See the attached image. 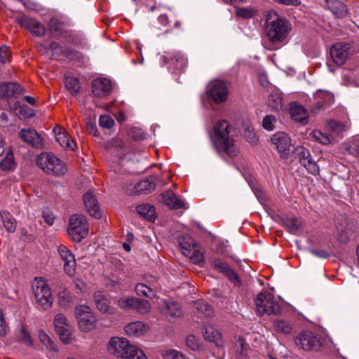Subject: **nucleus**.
<instances>
[{"label": "nucleus", "instance_id": "1", "mask_svg": "<svg viewBox=\"0 0 359 359\" xmlns=\"http://www.w3.org/2000/svg\"><path fill=\"white\" fill-rule=\"evenodd\" d=\"M291 29V24L286 18L280 16L274 10L268 11L264 26L267 39L265 48L271 50L279 49L286 43Z\"/></svg>", "mask_w": 359, "mask_h": 359}, {"label": "nucleus", "instance_id": "2", "mask_svg": "<svg viewBox=\"0 0 359 359\" xmlns=\"http://www.w3.org/2000/svg\"><path fill=\"white\" fill-rule=\"evenodd\" d=\"M231 126L226 120L217 121L210 132V137L215 149L219 154L236 157L239 153V147L233 139H230Z\"/></svg>", "mask_w": 359, "mask_h": 359}, {"label": "nucleus", "instance_id": "3", "mask_svg": "<svg viewBox=\"0 0 359 359\" xmlns=\"http://www.w3.org/2000/svg\"><path fill=\"white\" fill-rule=\"evenodd\" d=\"M255 305L257 312L263 316L280 315L281 313V306L275 299L273 294L269 292H262L257 294L255 300Z\"/></svg>", "mask_w": 359, "mask_h": 359}, {"label": "nucleus", "instance_id": "4", "mask_svg": "<svg viewBox=\"0 0 359 359\" xmlns=\"http://www.w3.org/2000/svg\"><path fill=\"white\" fill-rule=\"evenodd\" d=\"M178 243L182 253L193 263L199 264L204 261L203 255L199 250L200 247L191 236L182 235L178 238Z\"/></svg>", "mask_w": 359, "mask_h": 359}, {"label": "nucleus", "instance_id": "5", "mask_svg": "<svg viewBox=\"0 0 359 359\" xmlns=\"http://www.w3.org/2000/svg\"><path fill=\"white\" fill-rule=\"evenodd\" d=\"M69 235L74 242H80L88 233V224L85 216L72 215L69 222Z\"/></svg>", "mask_w": 359, "mask_h": 359}, {"label": "nucleus", "instance_id": "6", "mask_svg": "<svg viewBox=\"0 0 359 359\" xmlns=\"http://www.w3.org/2000/svg\"><path fill=\"white\" fill-rule=\"evenodd\" d=\"M297 346L305 351H318L323 346V338L310 331H302L295 338Z\"/></svg>", "mask_w": 359, "mask_h": 359}, {"label": "nucleus", "instance_id": "7", "mask_svg": "<svg viewBox=\"0 0 359 359\" xmlns=\"http://www.w3.org/2000/svg\"><path fill=\"white\" fill-rule=\"evenodd\" d=\"M75 315L79 329L83 332H89L95 327L96 317L91 309L85 305L76 307Z\"/></svg>", "mask_w": 359, "mask_h": 359}, {"label": "nucleus", "instance_id": "8", "mask_svg": "<svg viewBox=\"0 0 359 359\" xmlns=\"http://www.w3.org/2000/svg\"><path fill=\"white\" fill-rule=\"evenodd\" d=\"M134 348L135 346L123 337H111L107 346L109 353L121 359L126 358Z\"/></svg>", "mask_w": 359, "mask_h": 359}, {"label": "nucleus", "instance_id": "9", "mask_svg": "<svg viewBox=\"0 0 359 359\" xmlns=\"http://www.w3.org/2000/svg\"><path fill=\"white\" fill-rule=\"evenodd\" d=\"M68 23L62 17H53L48 22V29L52 36L60 39L73 37L72 32L67 29Z\"/></svg>", "mask_w": 359, "mask_h": 359}, {"label": "nucleus", "instance_id": "10", "mask_svg": "<svg viewBox=\"0 0 359 359\" xmlns=\"http://www.w3.org/2000/svg\"><path fill=\"white\" fill-rule=\"evenodd\" d=\"M206 93L208 99L220 104L226 100L228 88L222 81H212L207 86Z\"/></svg>", "mask_w": 359, "mask_h": 359}, {"label": "nucleus", "instance_id": "11", "mask_svg": "<svg viewBox=\"0 0 359 359\" xmlns=\"http://www.w3.org/2000/svg\"><path fill=\"white\" fill-rule=\"evenodd\" d=\"M15 20L21 27L29 30L33 35L41 36L45 34V26L28 15L23 14L17 15Z\"/></svg>", "mask_w": 359, "mask_h": 359}, {"label": "nucleus", "instance_id": "12", "mask_svg": "<svg viewBox=\"0 0 359 359\" xmlns=\"http://www.w3.org/2000/svg\"><path fill=\"white\" fill-rule=\"evenodd\" d=\"M211 265L215 270L226 276L235 286L239 287L241 285L242 281L238 275L226 262L220 259H215L212 260Z\"/></svg>", "mask_w": 359, "mask_h": 359}, {"label": "nucleus", "instance_id": "13", "mask_svg": "<svg viewBox=\"0 0 359 359\" xmlns=\"http://www.w3.org/2000/svg\"><path fill=\"white\" fill-rule=\"evenodd\" d=\"M330 55L333 62L337 66L345 64L348 56L351 55L350 44L346 43H337L330 48Z\"/></svg>", "mask_w": 359, "mask_h": 359}, {"label": "nucleus", "instance_id": "14", "mask_svg": "<svg viewBox=\"0 0 359 359\" xmlns=\"http://www.w3.org/2000/svg\"><path fill=\"white\" fill-rule=\"evenodd\" d=\"M156 184L153 179L147 178L135 183L126 185V192L130 195L151 193L155 189Z\"/></svg>", "mask_w": 359, "mask_h": 359}, {"label": "nucleus", "instance_id": "15", "mask_svg": "<svg viewBox=\"0 0 359 359\" xmlns=\"http://www.w3.org/2000/svg\"><path fill=\"white\" fill-rule=\"evenodd\" d=\"M118 305L123 309H134L141 313H148L150 304L147 300L135 297L121 298L118 301Z\"/></svg>", "mask_w": 359, "mask_h": 359}, {"label": "nucleus", "instance_id": "16", "mask_svg": "<svg viewBox=\"0 0 359 359\" xmlns=\"http://www.w3.org/2000/svg\"><path fill=\"white\" fill-rule=\"evenodd\" d=\"M271 141L274 144L279 153L289 155L291 144V140L288 135L285 132H277L273 134Z\"/></svg>", "mask_w": 359, "mask_h": 359}, {"label": "nucleus", "instance_id": "17", "mask_svg": "<svg viewBox=\"0 0 359 359\" xmlns=\"http://www.w3.org/2000/svg\"><path fill=\"white\" fill-rule=\"evenodd\" d=\"M54 325L60 340L65 344H68L71 333L65 316L61 313L57 314L54 319Z\"/></svg>", "mask_w": 359, "mask_h": 359}, {"label": "nucleus", "instance_id": "18", "mask_svg": "<svg viewBox=\"0 0 359 359\" xmlns=\"http://www.w3.org/2000/svg\"><path fill=\"white\" fill-rule=\"evenodd\" d=\"M53 133L57 142L65 150L73 151L76 147V142L61 127H55Z\"/></svg>", "mask_w": 359, "mask_h": 359}, {"label": "nucleus", "instance_id": "19", "mask_svg": "<svg viewBox=\"0 0 359 359\" xmlns=\"http://www.w3.org/2000/svg\"><path fill=\"white\" fill-rule=\"evenodd\" d=\"M92 92L97 97H104L111 93V83L105 78L95 79L92 83Z\"/></svg>", "mask_w": 359, "mask_h": 359}, {"label": "nucleus", "instance_id": "20", "mask_svg": "<svg viewBox=\"0 0 359 359\" xmlns=\"http://www.w3.org/2000/svg\"><path fill=\"white\" fill-rule=\"evenodd\" d=\"M83 202L88 212L95 218L101 217L99 203L91 190L88 191L83 195Z\"/></svg>", "mask_w": 359, "mask_h": 359}, {"label": "nucleus", "instance_id": "21", "mask_svg": "<svg viewBox=\"0 0 359 359\" xmlns=\"http://www.w3.org/2000/svg\"><path fill=\"white\" fill-rule=\"evenodd\" d=\"M18 135L25 142L34 147L39 148L43 146V139L35 130L22 129Z\"/></svg>", "mask_w": 359, "mask_h": 359}, {"label": "nucleus", "instance_id": "22", "mask_svg": "<svg viewBox=\"0 0 359 359\" xmlns=\"http://www.w3.org/2000/svg\"><path fill=\"white\" fill-rule=\"evenodd\" d=\"M11 109L21 120L26 121L35 116L34 111L26 104H22L20 101H15L13 104L9 103Z\"/></svg>", "mask_w": 359, "mask_h": 359}, {"label": "nucleus", "instance_id": "23", "mask_svg": "<svg viewBox=\"0 0 359 359\" xmlns=\"http://www.w3.org/2000/svg\"><path fill=\"white\" fill-rule=\"evenodd\" d=\"M161 198V201L171 209L177 210L185 206V203L172 191H165Z\"/></svg>", "mask_w": 359, "mask_h": 359}, {"label": "nucleus", "instance_id": "24", "mask_svg": "<svg viewBox=\"0 0 359 359\" xmlns=\"http://www.w3.org/2000/svg\"><path fill=\"white\" fill-rule=\"evenodd\" d=\"M32 292L36 302L42 307L45 300V280L42 277H36L32 283Z\"/></svg>", "mask_w": 359, "mask_h": 359}, {"label": "nucleus", "instance_id": "25", "mask_svg": "<svg viewBox=\"0 0 359 359\" xmlns=\"http://www.w3.org/2000/svg\"><path fill=\"white\" fill-rule=\"evenodd\" d=\"M22 88L17 83H6L0 84V96L9 99L8 102L11 103V97H16L22 93Z\"/></svg>", "mask_w": 359, "mask_h": 359}, {"label": "nucleus", "instance_id": "26", "mask_svg": "<svg viewBox=\"0 0 359 359\" xmlns=\"http://www.w3.org/2000/svg\"><path fill=\"white\" fill-rule=\"evenodd\" d=\"M46 169L48 173L51 172L56 176H61L67 172V165L61 158H46Z\"/></svg>", "mask_w": 359, "mask_h": 359}, {"label": "nucleus", "instance_id": "27", "mask_svg": "<svg viewBox=\"0 0 359 359\" xmlns=\"http://www.w3.org/2000/svg\"><path fill=\"white\" fill-rule=\"evenodd\" d=\"M93 300L97 309L102 313H107L111 312L110 302L107 295L101 291H97L93 296Z\"/></svg>", "mask_w": 359, "mask_h": 359}, {"label": "nucleus", "instance_id": "28", "mask_svg": "<svg viewBox=\"0 0 359 359\" xmlns=\"http://www.w3.org/2000/svg\"><path fill=\"white\" fill-rule=\"evenodd\" d=\"M290 116L292 120L299 122L303 125L307 123V112L306 109L296 102H292L290 109Z\"/></svg>", "mask_w": 359, "mask_h": 359}, {"label": "nucleus", "instance_id": "29", "mask_svg": "<svg viewBox=\"0 0 359 359\" xmlns=\"http://www.w3.org/2000/svg\"><path fill=\"white\" fill-rule=\"evenodd\" d=\"M326 7L337 18L347 14L346 6L339 0H324Z\"/></svg>", "mask_w": 359, "mask_h": 359}, {"label": "nucleus", "instance_id": "30", "mask_svg": "<svg viewBox=\"0 0 359 359\" xmlns=\"http://www.w3.org/2000/svg\"><path fill=\"white\" fill-rule=\"evenodd\" d=\"M159 288V284H153L147 285L144 283H138L136 285L135 290L137 295L144 296L150 299H153L156 295V291Z\"/></svg>", "mask_w": 359, "mask_h": 359}, {"label": "nucleus", "instance_id": "31", "mask_svg": "<svg viewBox=\"0 0 359 359\" xmlns=\"http://www.w3.org/2000/svg\"><path fill=\"white\" fill-rule=\"evenodd\" d=\"M137 213L149 222H154L156 213L154 206L148 203H143L136 207Z\"/></svg>", "mask_w": 359, "mask_h": 359}, {"label": "nucleus", "instance_id": "32", "mask_svg": "<svg viewBox=\"0 0 359 359\" xmlns=\"http://www.w3.org/2000/svg\"><path fill=\"white\" fill-rule=\"evenodd\" d=\"M124 330L128 336L140 337L146 332V326L141 321H135L128 324Z\"/></svg>", "mask_w": 359, "mask_h": 359}, {"label": "nucleus", "instance_id": "33", "mask_svg": "<svg viewBox=\"0 0 359 359\" xmlns=\"http://www.w3.org/2000/svg\"><path fill=\"white\" fill-rule=\"evenodd\" d=\"M275 331L280 334H290L292 332L293 325L289 321L283 319H276L273 323Z\"/></svg>", "mask_w": 359, "mask_h": 359}, {"label": "nucleus", "instance_id": "34", "mask_svg": "<svg viewBox=\"0 0 359 359\" xmlns=\"http://www.w3.org/2000/svg\"><path fill=\"white\" fill-rule=\"evenodd\" d=\"M282 223L286 230L292 234H295L302 226V221L297 217L283 218Z\"/></svg>", "mask_w": 359, "mask_h": 359}, {"label": "nucleus", "instance_id": "35", "mask_svg": "<svg viewBox=\"0 0 359 359\" xmlns=\"http://www.w3.org/2000/svg\"><path fill=\"white\" fill-rule=\"evenodd\" d=\"M194 307L197 311V314L199 316H204L206 317H211L213 316V309L203 300H198L194 302Z\"/></svg>", "mask_w": 359, "mask_h": 359}, {"label": "nucleus", "instance_id": "36", "mask_svg": "<svg viewBox=\"0 0 359 359\" xmlns=\"http://www.w3.org/2000/svg\"><path fill=\"white\" fill-rule=\"evenodd\" d=\"M243 137L245 141L251 145H256L259 142V137L257 136L255 128L250 125H247L245 126L243 132Z\"/></svg>", "mask_w": 359, "mask_h": 359}, {"label": "nucleus", "instance_id": "37", "mask_svg": "<svg viewBox=\"0 0 359 359\" xmlns=\"http://www.w3.org/2000/svg\"><path fill=\"white\" fill-rule=\"evenodd\" d=\"M1 220L5 229L8 232H14L16 229V221L9 212H4L1 214Z\"/></svg>", "mask_w": 359, "mask_h": 359}, {"label": "nucleus", "instance_id": "38", "mask_svg": "<svg viewBox=\"0 0 359 359\" xmlns=\"http://www.w3.org/2000/svg\"><path fill=\"white\" fill-rule=\"evenodd\" d=\"M299 163L308 170L309 172L313 175L319 174L320 170L317 163L313 158H299Z\"/></svg>", "mask_w": 359, "mask_h": 359}, {"label": "nucleus", "instance_id": "39", "mask_svg": "<svg viewBox=\"0 0 359 359\" xmlns=\"http://www.w3.org/2000/svg\"><path fill=\"white\" fill-rule=\"evenodd\" d=\"M257 14V11L253 8L236 7V16L242 19H250Z\"/></svg>", "mask_w": 359, "mask_h": 359}, {"label": "nucleus", "instance_id": "40", "mask_svg": "<svg viewBox=\"0 0 359 359\" xmlns=\"http://www.w3.org/2000/svg\"><path fill=\"white\" fill-rule=\"evenodd\" d=\"M65 83L67 89L72 95H76L79 93L81 86L76 78L67 76L65 79Z\"/></svg>", "mask_w": 359, "mask_h": 359}, {"label": "nucleus", "instance_id": "41", "mask_svg": "<svg viewBox=\"0 0 359 359\" xmlns=\"http://www.w3.org/2000/svg\"><path fill=\"white\" fill-rule=\"evenodd\" d=\"M167 310V316L179 317L182 315V310L180 305L175 302H169L165 304Z\"/></svg>", "mask_w": 359, "mask_h": 359}, {"label": "nucleus", "instance_id": "42", "mask_svg": "<svg viewBox=\"0 0 359 359\" xmlns=\"http://www.w3.org/2000/svg\"><path fill=\"white\" fill-rule=\"evenodd\" d=\"M268 105L273 110L278 111L283 107V98L278 93H272L268 99Z\"/></svg>", "mask_w": 359, "mask_h": 359}, {"label": "nucleus", "instance_id": "43", "mask_svg": "<svg viewBox=\"0 0 359 359\" xmlns=\"http://www.w3.org/2000/svg\"><path fill=\"white\" fill-rule=\"evenodd\" d=\"M62 53V47L56 42H53L48 48H46V55L48 54L51 59L57 60Z\"/></svg>", "mask_w": 359, "mask_h": 359}, {"label": "nucleus", "instance_id": "44", "mask_svg": "<svg viewBox=\"0 0 359 359\" xmlns=\"http://www.w3.org/2000/svg\"><path fill=\"white\" fill-rule=\"evenodd\" d=\"M58 302L62 307H67L72 303V297L70 293L65 289H62L58 293Z\"/></svg>", "mask_w": 359, "mask_h": 359}, {"label": "nucleus", "instance_id": "45", "mask_svg": "<svg viewBox=\"0 0 359 359\" xmlns=\"http://www.w3.org/2000/svg\"><path fill=\"white\" fill-rule=\"evenodd\" d=\"M128 135L136 141H141L145 139V133L143 130L137 127H132L128 130Z\"/></svg>", "mask_w": 359, "mask_h": 359}, {"label": "nucleus", "instance_id": "46", "mask_svg": "<svg viewBox=\"0 0 359 359\" xmlns=\"http://www.w3.org/2000/svg\"><path fill=\"white\" fill-rule=\"evenodd\" d=\"M64 269L69 276H73L76 271V260L74 257H69V260L64 262Z\"/></svg>", "mask_w": 359, "mask_h": 359}, {"label": "nucleus", "instance_id": "47", "mask_svg": "<svg viewBox=\"0 0 359 359\" xmlns=\"http://www.w3.org/2000/svg\"><path fill=\"white\" fill-rule=\"evenodd\" d=\"M18 341L23 343L28 346L32 345V341L29 332L27 330L26 327L23 325L21 326L20 335L18 337Z\"/></svg>", "mask_w": 359, "mask_h": 359}, {"label": "nucleus", "instance_id": "48", "mask_svg": "<svg viewBox=\"0 0 359 359\" xmlns=\"http://www.w3.org/2000/svg\"><path fill=\"white\" fill-rule=\"evenodd\" d=\"M276 121V118L273 115H266L264 117L262 121L263 128L269 131H271L275 128L274 123Z\"/></svg>", "mask_w": 359, "mask_h": 359}, {"label": "nucleus", "instance_id": "49", "mask_svg": "<svg viewBox=\"0 0 359 359\" xmlns=\"http://www.w3.org/2000/svg\"><path fill=\"white\" fill-rule=\"evenodd\" d=\"M16 163L14 158H3L0 162V168L4 171H12L15 169Z\"/></svg>", "mask_w": 359, "mask_h": 359}, {"label": "nucleus", "instance_id": "50", "mask_svg": "<svg viewBox=\"0 0 359 359\" xmlns=\"http://www.w3.org/2000/svg\"><path fill=\"white\" fill-rule=\"evenodd\" d=\"M169 62L172 64L176 62L177 69H181L186 65V59L180 53L175 54L169 59Z\"/></svg>", "mask_w": 359, "mask_h": 359}, {"label": "nucleus", "instance_id": "51", "mask_svg": "<svg viewBox=\"0 0 359 359\" xmlns=\"http://www.w3.org/2000/svg\"><path fill=\"white\" fill-rule=\"evenodd\" d=\"M124 359H147V357L143 351L135 346Z\"/></svg>", "mask_w": 359, "mask_h": 359}, {"label": "nucleus", "instance_id": "52", "mask_svg": "<svg viewBox=\"0 0 359 359\" xmlns=\"http://www.w3.org/2000/svg\"><path fill=\"white\" fill-rule=\"evenodd\" d=\"M164 359H185L184 355L176 350H168L163 352Z\"/></svg>", "mask_w": 359, "mask_h": 359}, {"label": "nucleus", "instance_id": "53", "mask_svg": "<svg viewBox=\"0 0 359 359\" xmlns=\"http://www.w3.org/2000/svg\"><path fill=\"white\" fill-rule=\"evenodd\" d=\"M99 123L102 128H111L114 126V121L110 116L102 115L100 117Z\"/></svg>", "mask_w": 359, "mask_h": 359}, {"label": "nucleus", "instance_id": "54", "mask_svg": "<svg viewBox=\"0 0 359 359\" xmlns=\"http://www.w3.org/2000/svg\"><path fill=\"white\" fill-rule=\"evenodd\" d=\"M11 53L9 47L3 46L0 48V62L2 64H5L10 61Z\"/></svg>", "mask_w": 359, "mask_h": 359}, {"label": "nucleus", "instance_id": "55", "mask_svg": "<svg viewBox=\"0 0 359 359\" xmlns=\"http://www.w3.org/2000/svg\"><path fill=\"white\" fill-rule=\"evenodd\" d=\"M292 154L294 157H309V151L303 146H297L293 148Z\"/></svg>", "mask_w": 359, "mask_h": 359}, {"label": "nucleus", "instance_id": "56", "mask_svg": "<svg viewBox=\"0 0 359 359\" xmlns=\"http://www.w3.org/2000/svg\"><path fill=\"white\" fill-rule=\"evenodd\" d=\"M313 137L319 142L323 144H327L330 142V136L323 134L319 130H315L313 131Z\"/></svg>", "mask_w": 359, "mask_h": 359}, {"label": "nucleus", "instance_id": "57", "mask_svg": "<svg viewBox=\"0 0 359 359\" xmlns=\"http://www.w3.org/2000/svg\"><path fill=\"white\" fill-rule=\"evenodd\" d=\"M124 147L123 141L120 138H113L109 140L107 143V147L108 149H122Z\"/></svg>", "mask_w": 359, "mask_h": 359}, {"label": "nucleus", "instance_id": "58", "mask_svg": "<svg viewBox=\"0 0 359 359\" xmlns=\"http://www.w3.org/2000/svg\"><path fill=\"white\" fill-rule=\"evenodd\" d=\"M9 330V327L6 322L3 312L0 310V337L6 336Z\"/></svg>", "mask_w": 359, "mask_h": 359}, {"label": "nucleus", "instance_id": "59", "mask_svg": "<svg viewBox=\"0 0 359 359\" xmlns=\"http://www.w3.org/2000/svg\"><path fill=\"white\" fill-rule=\"evenodd\" d=\"M57 251L64 262L69 260V257H74L71 251L69 250L67 247L63 245L58 246Z\"/></svg>", "mask_w": 359, "mask_h": 359}, {"label": "nucleus", "instance_id": "60", "mask_svg": "<svg viewBox=\"0 0 359 359\" xmlns=\"http://www.w3.org/2000/svg\"><path fill=\"white\" fill-rule=\"evenodd\" d=\"M186 344L187 346L193 351L197 350L199 348L198 340L196 338L195 336L191 334L187 336Z\"/></svg>", "mask_w": 359, "mask_h": 359}, {"label": "nucleus", "instance_id": "61", "mask_svg": "<svg viewBox=\"0 0 359 359\" xmlns=\"http://www.w3.org/2000/svg\"><path fill=\"white\" fill-rule=\"evenodd\" d=\"M328 126L332 131L336 133H339L342 132L344 129V125L341 122L337 121H330L328 124Z\"/></svg>", "mask_w": 359, "mask_h": 359}, {"label": "nucleus", "instance_id": "62", "mask_svg": "<svg viewBox=\"0 0 359 359\" xmlns=\"http://www.w3.org/2000/svg\"><path fill=\"white\" fill-rule=\"evenodd\" d=\"M348 154L353 156H359V140H355L348 148Z\"/></svg>", "mask_w": 359, "mask_h": 359}, {"label": "nucleus", "instance_id": "63", "mask_svg": "<svg viewBox=\"0 0 359 359\" xmlns=\"http://www.w3.org/2000/svg\"><path fill=\"white\" fill-rule=\"evenodd\" d=\"M310 252L315 256L320 258H328L330 257V254L325 250H316L312 249Z\"/></svg>", "mask_w": 359, "mask_h": 359}, {"label": "nucleus", "instance_id": "64", "mask_svg": "<svg viewBox=\"0 0 359 359\" xmlns=\"http://www.w3.org/2000/svg\"><path fill=\"white\" fill-rule=\"evenodd\" d=\"M276 3L285 5V6H298L301 4L300 0H273Z\"/></svg>", "mask_w": 359, "mask_h": 359}]
</instances>
